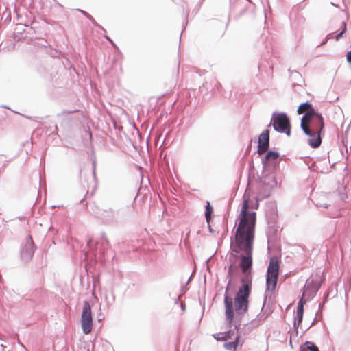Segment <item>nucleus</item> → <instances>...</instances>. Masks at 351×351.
Returning a JSON list of instances; mask_svg holds the SVG:
<instances>
[{"instance_id": "2", "label": "nucleus", "mask_w": 351, "mask_h": 351, "mask_svg": "<svg viewBox=\"0 0 351 351\" xmlns=\"http://www.w3.org/2000/svg\"><path fill=\"white\" fill-rule=\"evenodd\" d=\"M298 114H304L301 119V128L308 136V144L313 148H317L322 143V133L324 132V121L322 115L318 113L307 101L301 104L297 110Z\"/></svg>"}, {"instance_id": "5", "label": "nucleus", "mask_w": 351, "mask_h": 351, "mask_svg": "<svg viewBox=\"0 0 351 351\" xmlns=\"http://www.w3.org/2000/svg\"><path fill=\"white\" fill-rule=\"evenodd\" d=\"M271 122L275 130L279 132H285L287 136L291 135L290 121L285 114L274 115Z\"/></svg>"}, {"instance_id": "16", "label": "nucleus", "mask_w": 351, "mask_h": 351, "mask_svg": "<svg viewBox=\"0 0 351 351\" xmlns=\"http://www.w3.org/2000/svg\"><path fill=\"white\" fill-rule=\"evenodd\" d=\"M346 60L348 63H351V50L346 54Z\"/></svg>"}, {"instance_id": "1", "label": "nucleus", "mask_w": 351, "mask_h": 351, "mask_svg": "<svg viewBox=\"0 0 351 351\" xmlns=\"http://www.w3.org/2000/svg\"><path fill=\"white\" fill-rule=\"evenodd\" d=\"M238 225L236 229L234 240L232 241V250L245 255L241 256L240 267L243 273L251 269L252 265V250L255 236L256 214L249 208V199L245 195L241 212L238 216Z\"/></svg>"}, {"instance_id": "17", "label": "nucleus", "mask_w": 351, "mask_h": 351, "mask_svg": "<svg viewBox=\"0 0 351 351\" xmlns=\"http://www.w3.org/2000/svg\"><path fill=\"white\" fill-rule=\"evenodd\" d=\"M231 338V331H228L227 333L225 334L224 337H222L223 339L226 340L228 339Z\"/></svg>"}, {"instance_id": "13", "label": "nucleus", "mask_w": 351, "mask_h": 351, "mask_svg": "<svg viewBox=\"0 0 351 351\" xmlns=\"http://www.w3.org/2000/svg\"><path fill=\"white\" fill-rule=\"evenodd\" d=\"M212 212H213V208H212L211 206L210 205L209 202H207V204L206 206L205 217H206V221L208 223H209V221L211 219Z\"/></svg>"}, {"instance_id": "18", "label": "nucleus", "mask_w": 351, "mask_h": 351, "mask_svg": "<svg viewBox=\"0 0 351 351\" xmlns=\"http://www.w3.org/2000/svg\"><path fill=\"white\" fill-rule=\"evenodd\" d=\"M232 265H230V266L229 267V269H228V274H229L230 275H231V274H232Z\"/></svg>"}, {"instance_id": "4", "label": "nucleus", "mask_w": 351, "mask_h": 351, "mask_svg": "<svg viewBox=\"0 0 351 351\" xmlns=\"http://www.w3.org/2000/svg\"><path fill=\"white\" fill-rule=\"evenodd\" d=\"M280 269V260L273 256L269 260L267 271L266 286L267 290L274 291L276 287Z\"/></svg>"}, {"instance_id": "11", "label": "nucleus", "mask_w": 351, "mask_h": 351, "mask_svg": "<svg viewBox=\"0 0 351 351\" xmlns=\"http://www.w3.org/2000/svg\"><path fill=\"white\" fill-rule=\"evenodd\" d=\"M236 329L238 331V329H237V326H236ZM239 339H240V335H239V333L237 332L236 335H235V337H234V341H231V342L226 343L224 344V348L226 350H235L237 349V348L238 347L239 344Z\"/></svg>"}, {"instance_id": "8", "label": "nucleus", "mask_w": 351, "mask_h": 351, "mask_svg": "<svg viewBox=\"0 0 351 351\" xmlns=\"http://www.w3.org/2000/svg\"><path fill=\"white\" fill-rule=\"evenodd\" d=\"M224 304L226 308V317L229 324H232L234 319V308L232 298L227 293L224 295Z\"/></svg>"}, {"instance_id": "15", "label": "nucleus", "mask_w": 351, "mask_h": 351, "mask_svg": "<svg viewBox=\"0 0 351 351\" xmlns=\"http://www.w3.org/2000/svg\"><path fill=\"white\" fill-rule=\"evenodd\" d=\"M346 24L343 23L342 31L340 33L337 34L335 36L336 40H339L342 36L343 34L346 32Z\"/></svg>"}, {"instance_id": "19", "label": "nucleus", "mask_w": 351, "mask_h": 351, "mask_svg": "<svg viewBox=\"0 0 351 351\" xmlns=\"http://www.w3.org/2000/svg\"><path fill=\"white\" fill-rule=\"evenodd\" d=\"M90 209L92 210L93 212H95V209L94 208H93L91 206H90ZM97 208H96V210Z\"/></svg>"}, {"instance_id": "7", "label": "nucleus", "mask_w": 351, "mask_h": 351, "mask_svg": "<svg viewBox=\"0 0 351 351\" xmlns=\"http://www.w3.org/2000/svg\"><path fill=\"white\" fill-rule=\"evenodd\" d=\"M258 154L259 155H262L264 154L269 148V132L268 130L263 132L259 137L258 142Z\"/></svg>"}, {"instance_id": "3", "label": "nucleus", "mask_w": 351, "mask_h": 351, "mask_svg": "<svg viewBox=\"0 0 351 351\" xmlns=\"http://www.w3.org/2000/svg\"><path fill=\"white\" fill-rule=\"evenodd\" d=\"M251 291V285L249 283L243 285L236 294L234 298V309L238 314H243L248 309L249 296Z\"/></svg>"}, {"instance_id": "10", "label": "nucleus", "mask_w": 351, "mask_h": 351, "mask_svg": "<svg viewBox=\"0 0 351 351\" xmlns=\"http://www.w3.org/2000/svg\"><path fill=\"white\" fill-rule=\"evenodd\" d=\"M34 252V242L31 238H29L23 250L22 255L23 256L32 257Z\"/></svg>"}, {"instance_id": "12", "label": "nucleus", "mask_w": 351, "mask_h": 351, "mask_svg": "<svg viewBox=\"0 0 351 351\" xmlns=\"http://www.w3.org/2000/svg\"><path fill=\"white\" fill-rule=\"evenodd\" d=\"M300 351H319L318 348L312 342L306 341L304 346L301 347Z\"/></svg>"}, {"instance_id": "14", "label": "nucleus", "mask_w": 351, "mask_h": 351, "mask_svg": "<svg viewBox=\"0 0 351 351\" xmlns=\"http://www.w3.org/2000/svg\"><path fill=\"white\" fill-rule=\"evenodd\" d=\"M278 157H279V154L278 152H273V151H269L265 156V158L267 160H274L277 159Z\"/></svg>"}, {"instance_id": "9", "label": "nucleus", "mask_w": 351, "mask_h": 351, "mask_svg": "<svg viewBox=\"0 0 351 351\" xmlns=\"http://www.w3.org/2000/svg\"><path fill=\"white\" fill-rule=\"evenodd\" d=\"M306 303V300H304L303 297L300 300L296 311V316L294 319L293 325L295 328H298L302 322L303 314H304V305Z\"/></svg>"}, {"instance_id": "6", "label": "nucleus", "mask_w": 351, "mask_h": 351, "mask_svg": "<svg viewBox=\"0 0 351 351\" xmlns=\"http://www.w3.org/2000/svg\"><path fill=\"white\" fill-rule=\"evenodd\" d=\"M81 326L84 334L88 335L91 332L93 328V318L91 308L88 302L87 301L84 302L81 315Z\"/></svg>"}, {"instance_id": "20", "label": "nucleus", "mask_w": 351, "mask_h": 351, "mask_svg": "<svg viewBox=\"0 0 351 351\" xmlns=\"http://www.w3.org/2000/svg\"><path fill=\"white\" fill-rule=\"evenodd\" d=\"M107 39L110 40V42L112 43V40H110L108 37H107Z\"/></svg>"}]
</instances>
